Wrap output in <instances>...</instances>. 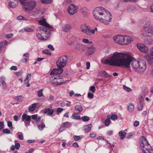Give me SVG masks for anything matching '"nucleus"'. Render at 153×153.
<instances>
[{"label": "nucleus", "mask_w": 153, "mask_h": 153, "mask_svg": "<svg viewBox=\"0 0 153 153\" xmlns=\"http://www.w3.org/2000/svg\"><path fill=\"white\" fill-rule=\"evenodd\" d=\"M20 147V144H15V146L13 145L11 147L10 149L11 150H14L16 148L17 149H19Z\"/></svg>", "instance_id": "nucleus-38"}, {"label": "nucleus", "mask_w": 153, "mask_h": 153, "mask_svg": "<svg viewBox=\"0 0 153 153\" xmlns=\"http://www.w3.org/2000/svg\"><path fill=\"white\" fill-rule=\"evenodd\" d=\"M147 30L148 34H153V27H147Z\"/></svg>", "instance_id": "nucleus-44"}, {"label": "nucleus", "mask_w": 153, "mask_h": 153, "mask_svg": "<svg viewBox=\"0 0 153 153\" xmlns=\"http://www.w3.org/2000/svg\"><path fill=\"white\" fill-rule=\"evenodd\" d=\"M23 8L27 11H31L35 7L36 2L35 0H20Z\"/></svg>", "instance_id": "nucleus-4"}, {"label": "nucleus", "mask_w": 153, "mask_h": 153, "mask_svg": "<svg viewBox=\"0 0 153 153\" xmlns=\"http://www.w3.org/2000/svg\"><path fill=\"white\" fill-rule=\"evenodd\" d=\"M133 135L131 133H128L126 135V138L128 139L131 138L133 136Z\"/></svg>", "instance_id": "nucleus-51"}, {"label": "nucleus", "mask_w": 153, "mask_h": 153, "mask_svg": "<svg viewBox=\"0 0 153 153\" xmlns=\"http://www.w3.org/2000/svg\"><path fill=\"white\" fill-rule=\"evenodd\" d=\"M36 105L37 104L34 103L32 104L31 106H30L28 108L29 111L30 112L33 111L35 110Z\"/></svg>", "instance_id": "nucleus-30"}, {"label": "nucleus", "mask_w": 153, "mask_h": 153, "mask_svg": "<svg viewBox=\"0 0 153 153\" xmlns=\"http://www.w3.org/2000/svg\"><path fill=\"white\" fill-rule=\"evenodd\" d=\"M22 120L23 121H29L31 120V117L30 116L27 115L26 114H23L22 116Z\"/></svg>", "instance_id": "nucleus-24"}, {"label": "nucleus", "mask_w": 153, "mask_h": 153, "mask_svg": "<svg viewBox=\"0 0 153 153\" xmlns=\"http://www.w3.org/2000/svg\"><path fill=\"white\" fill-rule=\"evenodd\" d=\"M62 78L59 76H55L54 75L51 76L50 78L51 82L54 85H60L62 83V81H61L60 79Z\"/></svg>", "instance_id": "nucleus-10"}, {"label": "nucleus", "mask_w": 153, "mask_h": 153, "mask_svg": "<svg viewBox=\"0 0 153 153\" xmlns=\"http://www.w3.org/2000/svg\"><path fill=\"white\" fill-rule=\"evenodd\" d=\"M10 69L11 70H13L14 71H16L17 70V67L16 66H12L10 68Z\"/></svg>", "instance_id": "nucleus-63"}, {"label": "nucleus", "mask_w": 153, "mask_h": 153, "mask_svg": "<svg viewBox=\"0 0 153 153\" xmlns=\"http://www.w3.org/2000/svg\"><path fill=\"white\" fill-rule=\"evenodd\" d=\"M145 43L146 45H151L153 44V39L151 38H148L145 40Z\"/></svg>", "instance_id": "nucleus-32"}, {"label": "nucleus", "mask_w": 153, "mask_h": 153, "mask_svg": "<svg viewBox=\"0 0 153 153\" xmlns=\"http://www.w3.org/2000/svg\"><path fill=\"white\" fill-rule=\"evenodd\" d=\"M17 19L19 20H24L25 21H27V19L22 16H19L17 17Z\"/></svg>", "instance_id": "nucleus-46"}, {"label": "nucleus", "mask_w": 153, "mask_h": 153, "mask_svg": "<svg viewBox=\"0 0 153 153\" xmlns=\"http://www.w3.org/2000/svg\"><path fill=\"white\" fill-rule=\"evenodd\" d=\"M89 90L90 91H91L92 93H94L96 90L95 86H91Z\"/></svg>", "instance_id": "nucleus-54"}, {"label": "nucleus", "mask_w": 153, "mask_h": 153, "mask_svg": "<svg viewBox=\"0 0 153 153\" xmlns=\"http://www.w3.org/2000/svg\"><path fill=\"white\" fill-rule=\"evenodd\" d=\"M85 48L84 53L87 55H91L93 54L94 52L95 49L93 46L85 47Z\"/></svg>", "instance_id": "nucleus-12"}, {"label": "nucleus", "mask_w": 153, "mask_h": 153, "mask_svg": "<svg viewBox=\"0 0 153 153\" xmlns=\"http://www.w3.org/2000/svg\"><path fill=\"white\" fill-rule=\"evenodd\" d=\"M146 59L148 62L150 64H153V57L150 55H147L146 57Z\"/></svg>", "instance_id": "nucleus-28"}, {"label": "nucleus", "mask_w": 153, "mask_h": 153, "mask_svg": "<svg viewBox=\"0 0 153 153\" xmlns=\"http://www.w3.org/2000/svg\"><path fill=\"white\" fill-rule=\"evenodd\" d=\"M47 27L44 26H41L39 27L37 29L38 33L36 34V36L38 39L44 40L45 39L44 37L48 38L51 34L50 30Z\"/></svg>", "instance_id": "nucleus-3"}, {"label": "nucleus", "mask_w": 153, "mask_h": 153, "mask_svg": "<svg viewBox=\"0 0 153 153\" xmlns=\"http://www.w3.org/2000/svg\"><path fill=\"white\" fill-rule=\"evenodd\" d=\"M80 29L82 32L89 36L91 34H94L95 32L97 31V27H95L94 29L91 30L90 27L86 25H81Z\"/></svg>", "instance_id": "nucleus-6"}, {"label": "nucleus", "mask_w": 153, "mask_h": 153, "mask_svg": "<svg viewBox=\"0 0 153 153\" xmlns=\"http://www.w3.org/2000/svg\"><path fill=\"white\" fill-rule=\"evenodd\" d=\"M106 11L107 10L101 7H96L93 10V16L95 19L99 20L101 16H98V15L103 16V14H104Z\"/></svg>", "instance_id": "nucleus-5"}, {"label": "nucleus", "mask_w": 153, "mask_h": 153, "mask_svg": "<svg viewBox=\"0 0 153 153\" xmlns=\"http://www.w3.org/2000/svg\"><path fill=\"white\" fill-rule=\"evenodd\" d=\"M123 87L124 90L128 92H130L132 91V90L131 88H129V87H126L125 85H123Z\"/></svg>", "instance_id": "nucleus-48"}, {"label": "nucleus", "mask_w": 153, "mask_h": 153, "mask_svg": "<svg viewBox=\"0 0 153 153\" xmlns=\"http://www.w3.org/2000/svg\"><path fill=\"white\" fill-rule=\"evenodd\" d=\"M141 143H149L147 139L144 136H142L140 139Z\"/></svg>", "instance_id": "nucleus-33"}, {"label": "nucleus", "mask_w": 153, "mask_h": 153, "mask_svg": "<svg viewBox=\"0 0 153 153\" xmlns=\"http://www.w3.org/2000/svg\"><path fill=\"white\" fill-rule=\"evenodd\" d=\"M39 23L40 25H43L42 26H44L46 27H48L49 29L52 28V27L47 23L44 19L40 20L39 21Z\"/></svg>", "instance_id": "nucleus-21"}, {"label": "nucleus", "mask_w": 153, "mask_h": 153, "mask_svg": "<svg viewBox=\"0 0 153 153\" xmlns=\"http://www.w3.org/2000/svg\"><path fill=\"white\" fill-rule=\"evenodd\" d=\"M71 102L68 101H63L60 104V106L61 107H64L65 106H70Z\"/></svg>", "instance_id": "nucleus-26"}, {"label": "nucleus", "mask_w": 153, "mask_h": 153, "mask_svg": "<svg viewBox=\"0 0 153 153\" xmlns=\"http://www.w3.org/2000/svg\"><path fill=\"white\" fill-rule=\"evenodd\" d=\"M6 79L4 76H1L0 78V82L1 83L4 89H6L7 88V85L5 82Z\"/></svg>", "instance_id": "nucleus-20"}, {"label": "nucleus", "mask_w": 153, "mask_h": 153, "mask_svg": "<svg viewBox=\"0 0 153 153\" xmlns=\"http://www.w3.org/2000/svg\"><path fill=\"white\" fill-rule=\"evenodd\" d=\"M123 38V35H117L113 37V39L115 43L118 44L122 45Z\"/></svg>", "instance_id": "nucleus-15"}, {"label": "nucleus", "mask_w": 153, "mask_h": 153, "mask_svg": "<svg viewBox=\"0 0 153 153\" xmlns=\"http://www.w3.org/2000/svg\"><path fill=\"white\" fill-rule=\"evenodd\" d=\"M8 5L11 8H16L18 5V1L17 0H8Z\"/></svg>", "instance_id": "nucleus-16"}, {"label": "nucleus", "mask_w": 153, "mask_h": 153, "mask_svg": "<svg viewBox=\"0 0 153 153\" xmlns=\"http://www.w3.org/2000/svg\"><path fill=\"white\" fill-rule=\"evenodd\" d=\"M77 7L73 4H70L68 8V12L71 15H73L77 12Z\"/></svg>", "instance_id": "nucleus-11"}, {"label": "nucleus", "mask_w": 153, "mask_h": 153, "mask_svg": "<svg viewBox=\"0 0 153 153\" xmlns=\"http://www.w3.org/2000/svg\"><path fill=\"white\" fill-rule=\"evenodd\" d=\"M58 68V69H53L50 73V75H57L62 74L63 71V69L60 68Z\"/></svg>", "instance_id": "nucleus-17"}, {"label": "nucleus", "mask_w": 153, "mask_h": 153, "mask_svg": "<svg viewBox=\"0 0 153 153\" xmlns=\"http://www.w3.org/2000/svg\"><path fill=\"white\" fill-rule=\"evenodd\" d=\"M122 53L115 52L108 59H102V62L105 65L121 67Z\"/></svg>", "instance_id": "nucleus-2"}, {"label": "nucleus", "mask_w": 153, "mask_h": 153, "mask_svg": "<svg viewBox=\"0 0 153 153\" xmlns=\"http://www.w3.org/2000/svg\"><path fill=\"white\" fill-rule=\"evenodd\" d=\"M107 118L109 119L111 118L114 120H116L117 119V116L115 114H112L111 116L110 115H108L107 116Z\"/></svg>", "instance_id": "nucleus-37"}, {"label": "nucleus", "mask_w": 153, "mask_h": 153, "mask_svg": "<svg viewBox=\"0 0 153 153\" xmlns=\"http://www.w3.org/2000/svg\"><path fill=\"white\" fill-rule=\"evenodd\" d=\"M92 125L91 124H89L88 125H85V128L84 130L86 133H87L89 131L91 128Z\"/></svg>", "instance_id": "nucleus-27"}, {"label": "nucleus", "mask_w": 153, "mask_h": 153, "mask_svg": "<svg viewBox=\"0 0 153 153\" xmlns=\"http://www.w3.org/2000/svg\"><path fill=\"white\" fill-rule=\"evenodd\" d=\"M88 97L90 99H92L93 97L94 94L89 92L88 94Z\"/></svg>", "instance_id": "nucleus-59"}, {"label": "nucleus", "mask_w": 153, "mask_h": 153, "mask_svg": "<svg viewBox=\"0 0 153 153\" xmlns=\"http://www.w3.org/2000/svg\"><path fill=\"white\" fill-rule=\"evenodd\" d=\"M143 104H140L138 105L137 109L139 111H141L143 109Z\"/></svg>", "instance_id": "nucleus-52"}, {"label": "nucleus", "mask_w": 153, "mask_h": 153, "mask_svg": "<svg viewBox=\"0 0 153 153\" xmlns=\"http://www.w3.org/2000/svg\"><path fill=\"white\" fill-rule=\"evenodd\" d=\"M3 132L4 133L7 134H9L10 133V131L8 129H4L3 131Z\"/></svg>", "instance_id": "nucleus-60"}, {"label": "nucleus", "mask_w": 153, "mask_h": 153, "mask_svg": "<svg viewBox=\"0 0 153 153\" xmlns=\"http://www.w3.org/2000/svg\"><path fill=\"white\" fill-rule=\"evenodd\" d=\"M101 76L103 77L109 78L111 77L112 75L108 74L105 71H102L100 73Z\"/></svg>", "instance_id": "nucleus-25"}, {"label": "nucleus", "mask_w": 153, "mask_h": 153, "mask_svg": "<svg viewBox=\"0 0 153 153\" xmlns=\"http://www.w3.org/2000/svg\"><path fill=\"white\" fill-rule=\"evenodd\" d=\"M62 30L66 32H69L71 29V26L69 25H64L62 27Z\"/></svg>", "instance_id": "nucleus-22"}, {"label": "nucleus", "mask_w": 153, "mask_h": 153, "mask_svg": "<svg viewBox=\"0 0 153 153\" xmlns=\"http://www.w3.org/2000/svg\"><path fill=\"white\" fill-rule=\"evenodd\" d=\"M118 134L121 139H123L125 137H126V133L125 132L122 131H120L119 132Z\"/></svg>", "instance_id": "nucleus-34"}, {"label": "nucleus", "mask_w": 153, "mask_h": 153, "mask_svg": "<svg viewBox=\"0 0 153 153\" xmlns=\"http://www.w3.org/2000/svg\"><path fill=\"white\" fill-rule=\"evenodd\" d=\"M111 19L112 17L111 13L107 11L104 13V14H103V16L100 17L99 20V21L103 22L104 24L108 25L111 21Z\"/></svg>", "instance_id": "nucleus-7"}, {"label": "nucleus", "mask_w": 153, "mask_h": 153, "mask_svg": "<svg viewBox=\"0 0 153 153\" xmlns=\"http://www.w3.org/2000/svg\"><path fill=\"white\" fill-rule=\"evenodd\" d=\"M7 126L8 127H10V128H13L12 123L11 121H9L7 122Z\"/></svg>", "instance_id": "nucleus-61"}, {"label": "nucleus", "mask_w": 153, "mask_h": 153, "mask_svg": "<svg viewBox=\"0 0 153 153\" xmlns=\"http://www.w3.org/2000/svg\"><path fill=\"white\" fill-rule=\"evenodd\" d=\"M43 89H41L37 91L38 96L39 97H40L43 96Z\"/></svg>", "instance_id": "nucleus-42"}, {"label": "nucleus", "mask_w": 153, "mask_h": 153, "mask_svg": "<svg viewBox=\"0 0 153 153\" xmlns=\"http://www.w3.org/2000/svg\"><path fill=\"white\" fill-rule=\"evenodd\" d=\"M141 23L142 24L143 27H149L150 25V22L148 19H143L141 21Z\"/></svg>", "instance_id": "nucleus-18"}, {"label": "nucleus", "mask_w": 153, "mask_h": 153, "mask_svg": "<svg viewBox=\"0 0 153 153\" xmlns=\"http://www.w3.org/2000/svg\"><path fill=\"white\" fill-rule=\"evenodd\" d=\"M96 136V134L95 133L93 132H91L90 134V136L91 137H94Z\"/></svg>", "instance_id": "nucleus-64"}, {"label": "nucleus", "mask_w": 153, "mask_h": 153, "mask_svg": "<svg viewBox=\"0 0 153 153\" xmlns=\"http://www.w3.org/2000/svg\"><path fill=\"white\" fill-rule=\"evenodd\" d=\"M145 96V94H142L139 95L138 99L144 100Z\"/></svg>", "instance_id": "nucleus-55"}, {"label": "nucleus", "mask_w": 153, "mask_h": 153, "mask_svg": "<svg viewBox=\"0 0 153 153\" xmlns=\"http://www.w3.org/2000/svg\"><path fill=\"white\" fill-rule=\"evenodd\" d=\"M147 29V28L144 27L142 29L141 34L143 36L146 37L149 35Z\"/></svg>", "instance_id": "nucleus-29"}, {"label": "nucleus", "mask_w": 153, "mask_h": 153, "mask_svg": "<svg viewBox=\"0 0 153 153\" xmlns=\"http://www.w3.org/2000/svg\"><path fill=\"white\" fill-rule=\"evenodd\" d=\"M79 114V113H73L72 115V119L77 120H80V116H79L77 115V114Z\"/></svg>", "instance_id": "nucleus-31"}, {"label": "nucleus", "mask_w": 153, "mask_h": 153, "mask_svg": "<svg viewBox=\"0 0 153 153\" xmlns=\"http://www.w3.org/2000/svg\"><path fill=\"white\" fill-rule=\"evenodd\" d=\"M43 53L51 55V52L48 50L46 49L42 51Z\"/></svg>", "instance_id": "nucleus-43"}, {"label": "nucleus", "mask_w": 153, "mask_h": 153, "mask_svg": "<svg viewBox=\"0 0 153 153\" xmlns=\"http://www.w3.org/2000/svg\"><path fill=\"white\" fill-rule=\"evenodd\" d=\"M38 128L40 130H42L45 127V125L44 124H42L38 125Z\"/></svg>", "instance_id": "nucleus-50"}, {"label": "nucleus", "mask_w": 153, "mask_h": 153, "mask_svg": "<svg viewBox=\"0 0 153 153\" xmlns=\"http://www.w3.org/2000/svg\"><path fill=\"white\" fill-rule=\"evenodd\" d=\"M13 34L11 33L6 34L5 36L7 39H10L11 38L13 37Z\"/></svg>", "instance_id": "nucleus-57"}, {"label": "nucleus", "mask_w": 153, "mask_h": 153, "mask_svg": "<svg viewBox=\"0 0 153 153\" xmlns=\"http://www.w3.org/2000/svg\"><path fill=\"white\" fill-rule=\"evenodd\" d=\"M128 10L129 11L134 10L135 9L133 5H130V6H129L128 7Z\"/></svg>", "instance_id": "nucleus-56"}, {"label": "nucleus", "mask_w": 153, "mask_h": 153, "mask_svg": "<svg viewBox=\"0 0 153 153\" xmlns=\"http://www.w3.org/2000/svg\"><path fill=\"white\" fill-rule=\"evenodd\" d=\"M42 2L43 3L50 4L52 0H41Z\"/></svg>", "instance_id": "nucleus-53"}, {"label": "nucleus", "mask_w": 153, "mask_h": 153, "mask_svg": "<svg viewBox=\"0 0 153 153\" xmlns=\"http://www.w3.org/2000/svg\"><path fill=\"white\" fill-rule=\"evenodd\" d=\"M138 49L141 52L144 53H146L148 51V48L145 45L139 43L137 44V45Z\"/></svg>", "instance_id": "nucleus-13"}, {"label": "nucleus", "mask_w": 153, "mask_h": 153, "mask_svg": "<svg viewBox=\"0 0 153 153\" xmlns=\"http://www.w3.org/2000/svg\"><path fill=\"white\" fill-rule=\"evenodd\" d=\"M128 109L129 111H132L134 109V105L132 103H130L128 105Z\"/></svg>", "instance_id": "nucleus-39"}, {"label": "nucleus", "mask_w": 153, "mask_h": 153, "mask_svg": "<svg viewBox=\"0 0 153 153\" xmlns=\"http://www.w3.org/2000/svg\"><path fill=\"white\" fill-rule=\"evenodd\" d=\"M48 47L51 51H53L54 50V48L53 46L50 44H49L48 45Z\"/></svg>", "instance_id": "nucleus-62"}, {"label": "nucleus", "mask_w": 153, "mask_h": 153, "mask_svg": "<svg viewBox=\"0 0 153 153\" xmlns=\"http://www.w3.org/2000/svg\"><path fill=\"white\" fill-rule=\"evenodd\" d=\"M77 51L80 52H84L85 46L80 44H77L75 46Z\"/></svg>", "instance_id": "nucleus-19"}, {"label": "nucleus", "mask_w": 153, "mask_h": 153, "mask_svg": "<svg viewBox=\"0 0 153 153\" xmlns=\"http://www.w3.org/2000/svg\"><path fill=\"white\" fill-rule=\"evenodd\" d=\"M110 119L107 118V119H106L105 120V125L106 126H108V125L110 124Z\"/></svg>", "instance_id": "nucleus-47"}, {"label": "nucleus", "mask_w": 153, "mask_h": 153, "mask_svg": "<svg viewBox=\"0 0 153 153\" xmlns=\"http://www.w3.org/2000/svg\"><path fill=\"white\" fill-rule=\"evenodd\" d=\"M122 45H126L130 43L132 41V38L128 36L123 35Z\"/></svg>", "instance_id": "nucleus-14"}, {"label": "nucleus", "mask_w": 153, "mask_h": 153, "mask_svg": "<svg viewBox=\"0 0 153 153\" xmlns=\"http://www.w3.org/2000/svg\"><path fill=\"white\" fill-rule=\"evenodd\" d=\"M54 110L53 109L50 108L45 109L44 110V113L45 114H47V115L51 116L54 112Z\"/></svg>", "instance_id": "nucleus-23"}, {"label": "nucleus", "mask_w": 153, "mask_h": 153, "mask_svg": "<svg viewBox=\"0 0 153 153\" xmlns=\"http://www.w3.org/2000/svg\"><path fill=\"white\" fill-rule=\"evenodd\" d=\"M81 119L84 122H86L90 120V118L87 116H84L81 117Z\"/></svg>", "instance_id": "nucleus-41"}, {"label": "nucleus", "mask_w": 153, "mask_h": 153, "mask_svg": "<svg viewBox=\"0 0 153 153\" xmlns=\"http://www.w3.org/2000/svg\"><path fill=\"white\" fill-rule=\"evenodd\" d=\"M25 31L28 32H33V30L31 28L28 27H25Z\"/></svg>", "instance_id": "nucleus-49"}, {"label": "nucleus", "mask_w": 153, "mask_h": 153, "mask_svg": "<svg viewBox=\"0 0 153 153\" xmlns=\"http://www.w3.org/2000/svg\"><path fill=\"white\" fill-rule=\"evenodd\" d=\"M68 59L67 56H64L59 58L56 62L57 67L62 68L67 64Z\"/></svg>", "instance_id": "nucleus-8"}, {"label": "nucleus", "mask_w": 153, "mask_h": 153, "mask_svg": "<svg viewBox=\"0 0 153 153\" xmlns=\"http://www.w3.org/2000/svg\"><path fill=\"white\" fill-rule=\"evenodd\" d=\"M62 126L64 128H69L71 126V124L69 122H66L64 123Z\"/></svg>", "instance_id": "nucleus-35"}, {"label": "nucleus", "mask_w": 153, "mask_h": 153, "mask_svg": "<svg viewBox=\"0 0 153 153\" xmlns=\"http://www.w3.org/2000/svg\"><path fill=\"white\" fill-rule=\"evenodd\" d=\"M31 76V74H28L26 78L24 80V82L26 83H28L30 80V79H29V78H30Z\"/></svg>", "instance_id": "nucleus-40"}, {"label": "nucleus", "mask_w": 153, "mask_h": 153, "mask_svg": "<svg viewBox=\"0 0 153 153\" xmlns=\"http://www.w3.org/2000/svg\"><path fill=\"white\" fill-rule=\"evenodd\" d=\"M121 67L123 68L128 67L131 63L132 68L135 71L141 72L146 68V62L143 60H137L130 55L122 53Z\"/></svg>", "instance_id": "nucleus-1"}, {"label": "nucleus", "mask_w": 153, "mask_h": 153, "mask_svg": "<svg viewBox=\"0 0 153 153\" xmlns=\"http://www.w3.org/2000/svg\"><path fill=\"white\" fill-rule=\"evenodd\" d=\"M75 109L76 111H78L79 113L81 112L82 110V107L80 105H77L75 107Z\"/></svg>", "instance_id": "nucleus-36"}, {"label": "nucleus", "mask_w": 153, "mask_h": 153, "mask_svg": "<svg viewBox=\"0 0 153 153\" xmlns=\"http://www.w3.org/2000/svg\"><path fill=\"white\" fill-rule=\"evenodd\" d=\"M83 137V136L80 135V136H74V139L75 140L77 141L79 140L82 138Z\"/></svg>", "instance_id": "nucleus-45"}, {"label": "nucleus", "mask_w": 153, "mask_h": 153, "mask_svg": "<svg viewBox=\"0 0 153 153\" xmlns=\"http://www.w3.org/2000/svg\"><path fill=\"white\" fill-rule=\"evenodd\" d=\"M143 153H152L153 150L150 144H140Z\"/></svg>", "instance_id": "nucleus-9"}, {"label": "nucleus", "mask_w": 153, "mask_h": 153, "mask_svg": "<svg viewBox=\"0 0 153 153\" xmlns=\"http://www.w3.org/2000/svg\"><path fill=\"white\" fill-rule=\"evenodd\" d=\"M7 43L6 41H4L0 43V46L2 48Z\"/></svg>", "instance_id": "nucleus-58"}]
</instances>
